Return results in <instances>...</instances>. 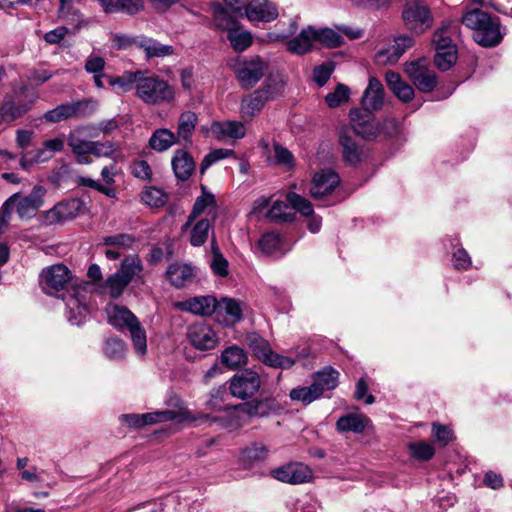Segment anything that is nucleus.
I'll return each instance as SVG.
<instances>
[{
  "label": "nucleus",
  "mask_w": 512,
  "mask_h": 512,
  "mask_svg": "<svg viewBox=\"0 0 512 512\" xmlns=\"http://www.w3.org/2000/svg\"><path fill=\"white\" fill-rule=\"evenodd\" d=\"M46 192L43 186L36 185L28 195L23 196L20 193L11 195L0 209V233L8 225L13 209H16L21 219L33 218L43 206Z\"/></svg>",
  "instance_id": "nucleus-1"
},
{
  "label": "nucleus",
  "mask_w": 512,
  "mask_h": 512,
  "mask_svg": "<svg viewBox=\"0 0 512 512\" xmlns=\"http://www.w3.org/2000/svg\"><path fill=\"white\" fill-rule=\"evenodd\" d=\"M109 323L118 330L127 329L135 352L143 356L147 352L146 332L137 317L126 307L110 304L106 308Z\"/></svg>",
  "instance_id": "nucleus-2"
},
{
  "label": "nucleus",
  "mask_w": 512,
  "mask_h": 512,
  "mask_svg": "<svg viewBox=\"0 0 512 512\" xmlns=\"http://www.w3.org/2000/svg\"><path fill=\"white\" fill-rule=\"evenodd\" d=\"M135 95L145 104L159 106L173 102L175 90L160 76L141 70Z\"/></svg>",
  "instance_id": "nucleus-3"
},
{
  "label": "nucleus",
  "mask_w": 512,
  "mask_h": 512,
  "mask_svg": "<svg viewBox=\"0 0 512 512\" xmlns=\"http://www.w3.org/2000/svg\"><path fill=\"white\" fill-rule=\"evenodd\" d=\"M268 67V61L260 56L237 57L230 62V68L244 89L253 88L263 78Z\"/></svg>",
  "instance_id": "nucleus-4"
},
{
  "label": "nucleus",
  "mask_w": 512,
  "mask_h": 512,
  "mask_svg": "<svg viewBox=\"0 0 512 512\" xmlns=\"http://www.w3.org/2000/svg\"><path fill=\"white\" fill-rule=\"evenodd\" d=\"M38 99L35 89L22 85L13 90L0 107V122H11L26 114Z\"/></svg>",
  "instance_id": "nucleus-5"
},
{
  "label": "nucleus",
  "mask_w": 512,
  "mask_h": 512,
  "mask_svg": "<svg viewBox=\"0 0 512 512\" xmlns=\"http://www.w3.org/2000/svg\"><path fill=\"white\" fill-rule=\"evenodd\" d=\"M122 423L131 428L144 427L150 424L175 421L177 423L195 421L191 412L184 407L178 410H164L145 414H123L120 416Z\"/></svg>",
  "instance_id": "nucleus-6"
},
{
  "label": "nucleus",
  "mask_w": 512,
  "mask_h": 512,
  "mask_svg": "<svg viewBox=\"0 0 512 512\" xmlns=\"http://www.w3.org/2000/svg\"><path fill=\"white\" fill-rule=\"evenodd\" d=\"M287 201L289 204L280 200L275 201L267 212V217L276 222H291L295 216L293 210L300 212L303 216H309L313 213L312 204L294 192L287 194Z\"/></svg>",
  "instance_id": "nucleus-7"
},
{
  "label": "nucleus",
  "mask_w": 512,
  "mask_h": 512,
  "mask_svg": "<svg viewBox=\"0 0 512 512\" xmlns=\"http://www.w3.org/2000/svg\"><path fill=\"white\" fill-rule=\"evenodd\" d=\"M246 343L255 357L266 365L274 368L289 369L295 361L294 359L274 353L267 340L256 333H250L246 336Z\"/></svg>",
  "instance_id": "nucleus-8"
},
{
  "label": "nucleus",
  "mask_w": 512,
  "mask_h": 512,
  "mask_svg": "<svg viewBox=\"0 0 512 512\" xmlns=\"http://www.w3.org/2000/svg\"><path fill=\"white\" fill-rule=\"evenodd\" d=\"M91 288L89 282H83L73 289V293L69 294L65 299L67 308V319L72 325H81L85 322L88 314V291Z\"/></svg>",
  "instance_id": "nucleus-9"
},
{
  "label": "nucleus",
  "mask_w": 512,
  "mask_h": 512,
  "mask_svg": "<svg viewBox=\"0 0 512 512\" xmlns=\"http://www.w3.org/2000/svg\"><path fill=\"white\" fill-rule=\"evenodd\" d=\"M278 91H274L272 85L265 82L259 89L244 96L240 104V114L244 121L252 120L260 113L268 100L274 99Z\"/></svg>",
  "instance_id": "nucleus-10"
},
{
  "label": "nucleus",
  "mask_w": 512,
  "mask_h": 512,
  "mask_svg": "<svg viewBox=\"0 0 512 512\" xmlns=\"http://www.w3.org/2000/svg\"><path fill=\"white\" fill-rule=\"evenodd\" d=\"M97 106V101L92 99L66 103L47 111L44 114V119L47 122L57 123L72 117H86L91 115Z\"/></svg>",
  "instance_id": "nucleus-11"
},
{
  "label": "nucleus",
  "mask_w": 512,
  "mask_h": 512,
  "mask_svg": "<svg viewBox=\"0 0 512 512\" xmlns=\"http://www.w3.org/2000/svg\"><path fill=\"white\" fill-rule=\"evenodd\" d=\"M370 113L358 108L352 109L349 113L351 125L349 128L353 133L366 140L375 139L381 133L380 122Z\"/></svg>",
  "instance_id": "nucleus-12"
},
{
  "label": "nucleus",
  "mask_w": 512,
  "mask_h": 512,
  "mask_svg": "<svg viewBox=\"0 0 512 512\" xmlns=\"http://www.w3.org/2000/svg\"><path fill=\"white\" fill-rule=\"evenodd\" d=\"M261 380L257 372L244 370L230 380V392L234 397L246 399L252 397L260 388Z\"/></svg>",
  "instance_id": "nucleus-13"
},
{
  "label": "nucleus",
  "mask_w": 512,
  "mask_h": 512,
  "mask_svg": "<svg viewBox=\"0 0 512 512\" xmlns=\"http://www.w3.org/2000/svg\"><path fill=\"white\" fill-rule=\"evenodd\" d=\"M71 279V271L63 264L47 267L40 274V283L48 294L64 289Z\"/></svg>",
  "instance_id": "nucleus-14"
},
{
  "label": "nucleus",
  "mask_w": 512,
  "mask_h": 512,
  "mask_svg": "<svg viewBox=\"0 0 512 512\" xmlns=\"http://www.w3.org/2000/svg\"><path fill=\"white\" fill-rule=\"evenodd\" d=\"M83 208V202L77 198L61 201L43 214L47 225H54L77 217Z\"/></svg>",
  "instance_id": "nucleus-15"
},
{
  "label": "nucleus",
  "mask_w": 512,
  "mask_h": 512,
  "mask_svg": "<svg viewBox=\"0 0 512 512\" xmlns=\"http://www.w3.org/2000/svg\"><path fill=\"white\" fill-rule=\"evenodd\" d=\"M187 339L194 348L202 351L212 350L219 343V337L214 329L202 322L188 327Z\"/></svg>",
  "instance_id": "nucleus-16"
},
{
  "label": "nucleus",
  "mask_w": 512,
  "mask_h": 512,
  "mask_svg": "<svg viewBox=\"0 0 512 512\" xmlns=\"http://www.w3.org/2000/svg\"><path fill=\"white\" fill-rule=\"evenodd\" d=\"M271 476L283 483L302 484L313 478L312 470L302 463H289L271 470Z\"/></svg>",
  "instance_id": "nucleus-17"
},
{
  "label": "nucleus",
  "mask_w": 512,
  "mask_h": 512,
  "mask_svg": "<svg viewBox=\"0 0 512 512\" xmlns=\"http://www.w3.org/2000/svg\"><path fill=\"white\" fill-rule=\"evenodd\" d=\"M489 23L482 25L473 33L474 41L486 48L499 45L505 35V32L501 31V23L498 17L492 18Z\"/></svg>",
  "instance_id": "nucleus-18"
},
{
  "label": "nucleus",
  "mask_w": 512,
  "mask_h": 512,
  "mask_svg": "<svg viewBox=\"0 0 512 512\" xmlns=\"http://www.w3.org/2000/svg\"><path fill=\"white\" fill-rule=\"evenodd\" d=\"M175 308L194 315L209 316L217 310V300L213 296H196L175 303Z\"/></svg>",
  "instance_id": "nucleus-19"
},
{
  "label": "nucleus",
  "mask_w": 512,
  "mask_h": 512,
  "mask_svg": "<svg viewBox=\"0 0 512 512\" xmlns=\"http://www.w3.org/2000/svg\"><path fill=\"white\" fill-rule=\"evenodd\" d=\"M413 39L401 36L395 39V43L387 48L379 50L375 55V63L380 66L393 65L398 62L407 48L413 46Z\"/></svg>",
  "instance_id": "nucleus-20"
},
{
  "label": "nucleus",
  "mask_w": 512,
  "mask_h": 512,
  "mask_svg": "<svg viewBox=\"0 0 512 512\" xmlns=\"http://www.w3.org/2000/svg\"><path fill=\"white\" fill-rule=\"evenodd\" d=\"M340 183L339 176L329 170H321L313 176L310 194L315 199H320L325 195L330 194Z\"/></svg>",
  "instance_id": "nucleus-21"
},
{
  "label": "nucleus",
  "mask_w": 512,
  "mask_h": 512,
  "mask_svg": "<svg viewBox=\"0 0 512 512\" xmlns=\"http://www.w3.org/2000/svg\"><path fill=\"white\" fill-rule=\"evenodd\" d=\"M217 211L218 209L214 195L203 189L202 195L197 197L186 223L182 226V231H185L192 226L196 218L202 214H206L207 217L214 219L217 215Z\"/></svg>",
  "instance_id": "nucleus-22"
},
{
  "label": "nucleus",
  "mask_w": 512,
  "mask_h": 512,
  "mask_svg": "<svg viewBox=\"0 0 512 512\" xmlns=\"http://www.w3.org/2000/svg\"><path fill=\"white\" fill-rule=\"evenodd\" d=\"M244 14L250 21L271 22L279 13L276 5L269 0H252L247 3Z\"/></svg>",
  "instance_id": "nucleus-23"
},
{
  "label": "nucleus",
  "mask_w": 512,
  "mask_h": 512,
  "mask_svg": "<svg viewBox=\"0 0 512 512\" xmlns=\"http://www.w3.org/2000/svg\"><path fill=\"white\" fill-rule=\"evenodd\" d=\"M210 131L219 141L242 139L246 135L244 123L236 120L214 121Z\"/></svg>",
  "instance_id": "nucleus-24"
},
{
  "label": "nucleus",
  "mask_w": 512,
  "mask_h": 512,
  "mask_svg": "<svg viewBox=\"0 0 512 512\" xmlns=\"http://www.w3.org/2000/svg\"><path fill=\"white\" fill-rule=\"evenodd\" d=\"M355 133L344 125L339 130V144L342 148V154L345 162L349 164H356L360 162L362 157V147L354 139Z\"/></svg>",
  "instance_id": "nucleus-25"
},
{
  "label": "nucleus",
  "mask_w": 512,
  "mask_h": 512,
  "mask_svg": "<svg viewBox=\"0 0 512 512\" xmlns=\"http://www.w3.org/2000/svg\"><path fill=\"white\" fill-rule=\"evenodd\" d=\"M361 104L363 111H378L384 104V87L376 77H370L368 86L364 90Z\"/></svg>",
  "instance_id": "nucleus-26"
},
{
  "label": "nucleus",
  "mask_w": 512,
  "mask_h": 512,
  "mask_svg": "<svg viewBox=\"0 0 512 512\" xmlns=\"http://www.w3.org/2000/svg\"><path fill=\"white\" fill-rule=\"evenodd\" d=\"M216 320L224 326H233L242 319L241 304L230 298L217 301Z\"/></svg>",
  "instance_id": "nucleus-27"
},
{
  "label": "nucleus",
  "mask_w": 512,
  "mask_h": 512,
  "mask_svg": "<svg viewBox=\"0 0 512 512\" xmlns=\"http://www.w3.org/2000/svg\"><path fill=\"white\" fill-rule=\"evenodd\" d=\"M459 25L454 20H445L435 31L432 42L436 51L457 50V46L452 42V36L459 33Z\"/></svg>",
  "instance_id": "nucleus-28"
},
{
  "label": "nucleus",
  "mask_w": 512,
  "mask_h": 512,
  "mask_svg": "<svg viewBox=\"0 0 512 512\" xmlns=\"http://www.w3.org/2000/svg\"><path fill=\"white\" fill-rule=\"evenodd\" d=\"M316 45L314 27L307 26L300 33L286 43V49L293 55H305L311 52Z\"/></svg>",
  "instance_id": "nucleus-29"
},
{
  "label": "nucleus",
  "mask_w": 512,
  "mask_h": 512,
  "mask_svg": "<svg viewBox=\"0 0 512 512\" xmlns=\"http://www.w3.org/2000/svg\"><path fill=\"white\" fill-rule=\"evenodd\" d=\"M166 278L176 288H183L194 278V268L186 263L175 262L168 266Z\"/></svg>",
  "instance_id": "nucleus-30"
},
{
  "label": "nucleus",
  "mask_w": 512,
  "mask_h": 512,
  "mask_svg": "<svg viewBox=\"0 0 512 512\" xmlns=\"http://www.w3.org/2000/svg\"><path fill=\"white\" fill-rule=\"evenodd\" d=\"M98 2L107 14L124 12L134 15L144 7L143 0H98Z\"/></svg>",
  "instance_id": "nucleus-31"
},
{
  "label": "nucleus",
  "mask_w": 512,
  "mask_h": 512,
  "mask_svg": "<svg viewBox=\"0 0 512 512\" xmlns=\"http://www.w3.org/2000/svg\"><path fill=\"white\" fill-rule=\"evenodd\" d=\"M175 176L181 180H187L195 169L193 158L184 150H176L171 161Z\"/></svg>",
  "instance_id": "nucleus-32"
},
{
  "label": "nucleus",
  "mask_w": 512,
  "mask_h": 512,
  "mask_svg": "<svg viewBox=\"0 0 512 512\" xmlns=\"http://www.w3.org/2000/svg\"><path fill=\"white\" fill-rule=\"evenodd\" d=\"M385 81L389 89L399 100L403 102H408L413 99V88L409 86L407 83H405L398 73L394 71L386 72Z\"/></svg>",
  "instance_id": "nucleus-33"
},
{
  "label": "nucleus",
  "mask_w": 512,
  "mask_h": 512,
  "mask_svg": "<svg viewBox=\"0 0 512 512\" xmlns=\"http://www.w3.org/2000/svg\"><path fill=\"white\" fill-rule=\"evenodd\" d=\"M370 420L368 417L358 413H350L340 417L337 420L336 428L339 432H353L356 434L362 433Z\"/></svg>",
  "instance_id": "nucleus-34"
},
{
  "label": "nucleus",
  "mask_w": 512,
  "mask_h": 512,
  "mask_svg": "<svg viewBox=\"0 0 512 512\" xmlns=\"http://www.w3.org/2000/svg\"><path fill=\"white\" fill-rule=\"evenodd\" d=\"M138 47L145 52L147 58L166 57L174 53L173 46L164 45L145 36H139Z\"/></svg>",
  "instance_id": "nucleus-35"
},
{
  "label": "nucleus",
  "mask_w": 512,
  "mask_h": 512,
  "mask_svg": "<svg viewBox=\"0 0 512 512\" xmlns=\"http://www.w3.org/2000/svg\"><path fill=\"white\" fill-rule=\"evenodd\" d=\"M213 23L216 29L229 33L238 26V22L219 3H213L210 7Z\"/></svg>",
  "instance_id": "nucleus-36"
},
{
  "label": "nucleus",
  "mask_w": 512,
  "mask_h": 512,
  "mask_svg": "<svg viewBox=\"0 0 512 512\" xmlns=\"http://www.w3.org/2000/svg\"><path fill=\"white\" fill-rule=\"evenodd\" d=\"M141 77V70L125 72L121 76H107L108 84L116 89L117 93H127L136 89L137 81Z\"/></svg>",
  "instance_id": "nucleus-37"
},
{
  "label": "nucleus",
  "mask_w": 512,
  "mask_h": 512,
  "mask_svg": "<svg viewBox=\"0 0 512 512\" xmlns=\"http://www.w3.org/2000/svg\"><path fill=\"white\" fill-rule=\"evenodd\" d=\"M338 378L339 372L328 366L314 374L313 384L320 389V395H322L325 390H332L337 387Z\"/></svg>",
  "instance_id": "nucleus-38"
},
{
  "label": "nucleus",
  "mask_w": 512,
  "mask_h": 512,
  "mask_svg": "<svg viewBox=\"0 0 512 512\" xmlns=\"http://www.w3.org/2000/svg\"><path fill=\"white\" fill-rule=\"evenodd\" d=\"M65 147V136L48 139L43 142L42 148L36 150L34 161L36 163L48 161L57 152H61Z\"/></svg>",
  "instance_id": "nucleus-39"
},
{
  "label": "nucleus",
  "mask_w": 512,
  "mask_h": 512,
  "mask_svg": "<svg viewBox=\"0 0 512 512\" xmlns=\"http://www.w3.org/2000/svg\"><path fill=\"white\" fill-rule=\"evenodd\" d=\"M175 143V134L169 129L165 128L157 129L154 131L149 139V146L157 152L166 151Z\"/></svg>",
  "instance_id": "nucleus-40"
},
{
  "label": "nucleus",
  "mask_w": 512,
  "mask_h": 512,
  "mask_svg": "<svg viewBox=\"0 0 512 512\" xmlns=\"http://www.w3.org/2000/svg\"><path fill=\"white\" fill-rule=\"evenodd\" d=\"M143 270V265L140 258L136 255L126 257L120 265L117 272L128 282L131 283L135 277Z\"/></svg>",
  "instance_id": "nucleus-41"
},
{
  "label": "nucleus",
  "mask_w": 512,
  "mask_h": 512,
  "mask_svg": "<svg viewBox=\"0 0 512 512\" xmlns=\"http://www.w3.org/2000/svg\"><path fill=\"white\" fill-rule=\"evenodd\" d=\"M258 246L264 254L274 255L278 252L284 253L283 240L278 233L268 232L261 236Z\"/></svg>",
  "instance_id": "nucleus-42"
},
{
  "label": "nucleus",
  "mask_w": 512,
  "mask_h": 512,
  "mask_svg": "<svg viewBox=\"0 0 512 512\" xmlns=\"http://www.w3.org/2000/svg\"><path fill=\"white\" fill-rule=\"evenodd\" d=\"M232 48L242 52L252 45L253 38L249 31L242 29L239 25L227 33Z\"/></svg>",
  "instance_id": "nucleus-43"
},
{
  "label": "nucleus",
  "mask_w": 512,
  "mask_h": 512,
  "mask_svg": "<svg viewBox=\"0 0 512 512\" xmlns=\"http://www.w3.org/2000/svg\"><path fill=\"white\" fill-rule=\"evenodd\" d=\"M316 44L326 48H337L344 42L342 35L331 28H314Z\"/></svg>",
  "instance_id": "nucleus-44"
},
{
  "label": "nucleus",
  "mask_w": 512,
  "mask_h": 512,
  "mask_svg": "<svg viewBox=\"0 0 512 512\" xmlns=\"http://www.w3.org/2000/svg\"><path fill=\"white\" fill-rule=\"evenodd\" d=\"M493 17L487 12L481 9H472L465 12L461 18V22L467 28L473 30L474 32L479 29L482 25L490 24L489 21Z\"/></svg>",
  "instance_id": "nucleus-45"
},
{
  "label": "nucleus",
  "mask_w": 512,
  "mask_h": 512,
  "mask_svg": "<svg viewBox=\"0 0 512 512\" xmlns=\"http://www.w3.org/2000/svg\"><path fill=\"white\" fill-rule=\"evenodd\" d=\"M221 362L227 367L235 369L246 364L247 355L242 348L235 345L230 346L222 352Z\"/></svg>",
  "instance_id": "nucleus-46"
},
{
  "label": "nucleus",
  "mask_w": 512,
  "mask_h": 512,
  "mask_svg": "<svg viewBox=\"0 0 512 512\" xmlns=\"http://www.w3.org/2000/svg\"><path fill=\"white\" fill-rule=\"evenodd\" d=\"M212 224L209 218L197 221L190 231V244L194 247L202 246L208 239Z\"/></svg>",
  "instance_id": "nucleus-47"
},
{
  "label": "nucleus",
  "mask_w": 512,
  "mask_h": 512,
  "mask_svg": "<svg viewBox=\"0 0 512 512\" xmlns=\"http://www.w3.org/2000/svg\"><path fill=\"white\" fill-rule=\"evenodd\" d=\"M198 122L197 115L192 111L183 112L178 121L177 135L184 141H189Z\"/></svg>",
  "instance_id": "nucleus-48"
},
{
  "label": "nucleus",
  "mask_w": 512,
  "mask_h": 512,
  "mask_svg": "<svg viewBox=\"0 0 512 512\" xmlns=\"http://www.w3.org/2000/svg\"><path fill=\"white\" fill-rule=\"evenodd\" d=\"M289 397L292 401L301 402L304 405H309L313 401L319 399L320 389L316 388L312 383L310 386L297 387L290 391Z\"/></svg>",
  "instance_id": "nucleus-49"
},
{
  "label": "nucleus",
  "mask_w": 512,
  "mask_h": 512,
  "mask_svg": "<svg viewBox=\"0 0 512 512\" xmlns=\"http://www.w3.org/2000/svg\"><path fill=\"white\" fill-rule=\"evenodd\" d=\"M212 259L210 266L215 275L219 277H226L229 274L227 259L219 251L218 245L215 240L211 242Z\"/></svg>",
  "instance_id": "nucleus-50"
},
{
  "label": "nucleus",
  "mask_w": 512,
  "mask_h": 512,
  "mask_svg": "<svg viewBox=\"0 0 512 512\" xmlns=\"http://www.w3.org/2000/svg\"><path fill=\"white\" fill-rule=\"evenodd\" d=\"M166 193L156 187H148L141 192V201L149 207H162L167 202Z\"/></svg>",
  "instance_id": "nucleus-51"
},
{
  "label": "nucleus",
  "mask_w": 512,
  "mask_h": 512,
  "mask_svg": "<svg viewBox=\"0 0 512 512\" xmlns=\"http://www.w3.org/2000/svg\"><path fill=\"white\" fill-rule=\"evenodd\" d=\"M268 448L262 443H253L242 452V460L247 464L264 460L268 455Z\"/></svg>",
  "instance_id": "nucleus-52"
},
{
  "label": "nucleus",
  "mask_w": 512,
  "mask_h": 512,
  "mask_svg": "<svg viewBox=\"0 0 512 512\" xmlns=\"http://www.w3.org/2000/svg\"><path fill=\"white\" fill-rule=\"evenodd\" d=\"M350 97V89L345 84H338L335 90L328 93L325 97V102L330 108L339 107L341 104L347 102Z\"/></svg>",
  "instance_id": "nucleus-53"
},
{
  "label": "nucleus",
  "mask_w": 512,
  "mask_h": 512,
  "mask_svg": "<svg viewBox=\"0 0 512 512\" xmlns=\"http://www.w3.org/2000/svg\"><path fill=\"white\" fill-rule=\"evenodd\" d=\"M128 285L129 283L116 271L106 279L104 288L111 297L117 298L122 295Z\"/></svg>",
  "instance_id": "nucleus-54"
},
{
  "label": "nucleus",
  "mask_w": 512,
  "mask_h": 512,
  "mask_svg": "<svg viewBox=\"0 0 512 512\" xmlns=\"http://www.w3.org/2000/svg\"><path fill=\"white\" fill-rule=\"evenodd\" d=\"M437 83L434 71L422 69L418 66V91L431 92L437 86Z\"/></svg>",
  "instance_id": "nucleus-55"
},
{
  "label": "nucleus",
  "mask_w": 512,
  "mask_h": 512,
  "mask_svg": "<svg viewBox=\"0 0 512 512\" xmlns=\"http://www.w3.org/2000/svg\"><path fill=\"white\" fill-rule=\"evenodd\" d=\"M457 50L436 51L434 62L441 71H447L453 67L457 61Z\"/></svg>",
  "instance_id": "nucleus-56"
},
{
  "label": "nucleus",
  "mask_w": 512,
  "mask_h": 512,
  "mask_svg": "<svg viewBox=\"0 0 512 512\" xmlns=\"http://www.w3.org/2000/svg\"><path fill=\"white\" fill-rule=\"evenodd\" d=\"M104 353L109 359H121L126 353V345L121 339L110 338L105 342Z\"/></svg>",
  "instance_id": "nucleus-57"
},
{
  "label": "nucleus",
  "mask_w": 512,
  "mask_h": 512,
  "mask_svg": "<svg viewBox=\"0 0 512 512\" xmlns=\"http://www.w3.org/2000/svg\"><path fill=\"white\" fill-rule=\"evenodd\" d=\"M335 65L333 62H325L321 65H318L313 70V80L315 83L322 87L324 86L328 80L330 79L333 71H334Z\"/></svg>",
  "instance_id": "nucleus-58"
},
{
  "label": "nucleus",
  "mask_w": 512,
  "mask_h": 512,
  "mask_svg": "<svg viewBox=\"0 0 512 512\" xmlns=\"http://www.w3.org/2000/svg\"><path fill=\"white\" fill-rule=\"evenodd\" d=\"M68 145L74 155L91 154L93 141H88L77 137L74 134L68 136Z\"/></svg>",
  "instance_id": "nucleus-59"
},
{
  "label": "nucleus",
  "mask_w": 512,
  "mask_h": 512,
  "mask_svg": "<svg viewBox=\"0 0 512 512\" xmlns=\"http://www.w3.org/2000/svg\"><path fill=\"white\" fill-rule=\"evenodd\" d=\"M274 158L276 163L283 166L286 170L292 169L295 165L292 153L278 144L274 146Z\"/></svg>",
  "instance_id": "nucleus-60"
},
{
  "label": "nucleus",
  "mask_w": 512,
  "mask_h": 512,
  "mask_svg": "<svg viewBox=\"0 0 512 512\" xmlns=\"http://www.w3.org/2000/svg\"><path fill=\"white\" fill-rule=\"evenodd\" d=\"M232 155H234V151L230 150V149L220 148V149H215V150L211 151L208 155L205 156V158L203 159V161L201 163V167H200L201 173H204V171L208 167H210L213 163H215L221 159L230 157Z\"/></svg>",
  "instance_id": "nucleus-61"
},
{
  "label": "nucleus",
  "mask_w": 512,
  "mask_h": 512,
  "mask_svg": "<svg viewBox=\"0 0 512 512\" xmlns=\"http://www.w3.org/2000/svg\"><path fill=\"white\" fill-rule=\"evenodd\" d=\"M297 29H298L297 21L295 19H290L289 22H288V26L285 29V31H283V32H277V31L269 32L266 35V39H267V41H270V42L283 41V40L288 39L292 35H294L296 33Z\"/></svg>",
  "instance_id": "nucleus-62"
},
{
  "label": "nucleus",
  "mask_w": 512,
  "mask_h": 512,
  "mask_svg": "<svg viewBox=\"0 0 512 512\" xmlns=\"http://www.w3.org/2000/svg\"><path fill=\"white\" fill-rule=\"evenodd\" d=\"M139 37H130L125 34H114L111 37L112 47L118 50H126L131 47H138Z\"/></svg>",
  "instance_id": "nucleus-63"
},
{
  "label": "nucleus",
  "mask_w": 512,
  "mask_h": 512,
  "mask_svg": "<svg viewBox=\"0 0 512 512\" xmlns=\"http://www.w3.org/2000/svg\"><path fill=\"white\" fill-rule=\"evenodd\" d=\"M452 263L455 269L466 270L471 266L472 261L468 252L462 247H460L453 252Z\"/></svg>",
  "instance_id": "nucleus-64"
}]
</instances>
